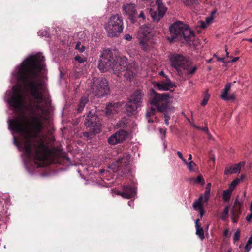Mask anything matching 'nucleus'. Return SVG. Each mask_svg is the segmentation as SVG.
<instances>
[{"label":"nucleus","mask_w":252,"mask_h":252,"mask_svg":"<svg viewBox=\"0 0 252 252\" xmlns=\"http://www.w3.org/2000/svg\"><path fill=\"white\" fill-rule=\"evenodd\" d=\"M44 57L38 53L31 56L21 63L17 72V79L37 102L34 110L31 108L33 115L26 126L19 118L8 121L9 129L23 137L20 144L27 158H32L35 163L44 161L51 153L48 147L38 139L43 127V121L46 119L44 116L46 110L41 105L44 91L43 83L39 79L41 71L44 70Z\"/></svg>","instance_id":"f257e3e1"},{"label":"nucleus","mask_w":252,"mask_h":252,"mask_svg":"<svg viewBox=\"0 0 252 252\" xmlns=\"http://www.w3.org/2000/svg\"><path fill=\"white\" fill-rule=\"evenodd\" d=\"M126 57H116L110 49L104 50L100 56L98 68L102 72L112 70L114 74L125 71L124 75L131 80L136 74L134 64H127Z\"/></svg>","instance_id":"f03ea898"},{"label":"nucleus","mask_w":252,"mask_h":252,"mask_svg":"<svg viewBox=\"0 0 252 252\" xmlns=\"http://www.w3.org/2000/svg\"><path fill=\"white\" fill-rule=\"evenodd\" d=\"M170 36H167V40L171 43L177 40H184L190 42L194 37V32L186 24L181 21H176L169 27Z\"/></svg>","instance_id":"7ed1b4c3"},{"label":"nucleus","mask_w":252,"mask_h":252,"mask_svg":"<svg viewBox=\"0 0 252 252\" xmlns=\"http://www.w3.org/2000/svg\"><path fill=\"white\" fill-rule=\"evenodd\" d=\"M150 92L151 96L150 104L155 106L158 111L164 113L165 123L168 125L170 117L167 113V109L169 102V94L166 93L159 94L155 92L153 89H151Z\"/></svg>","instance_id":"20e7f679"},{"label":"nucleus","mask_w":252,"mask_h":252,"mask_svg":"<svg viewBox=\"0 0 252 252\" xmlns=\"http://www.w3.org/2000/svg\"><path fill=\"white\" fill-rule=\"evenodd\" d=\"M105 29L109 37L118 36L123 31V19L118 14L112 15L105 25Z\"/></svg>","instance_id":"39448f33"},{"label":"nucleus","mask_w":252,"mask_h":252,"mask_svg":"<svg viewBox=\"0 0 252 252\" xmlns=\"http://www.w3.org/2000/svg\"><path fill=\"white\" fill-rule=\"evenodd\" d=\"M171 64L180 75V72L182 70H186L188 74H192L196 70L195 66L191 65V62L186 60L184 57L180 54L173 55L171 57Z\"/></svg>","instance_id":"423d86ee"},{"label":"nucleus","mask_w":252,"mask_h":252,"mask_svg":"<svg viewBox=\"0 0 252 252\" xmlns=\"http://www.w3.org/2000/svg\"><path fill=\"white\" fill-rule=\"evenodd\" d=\"M92 86V93L98 97H102L108 94L109 87L105 79L93 78Z\"/></svg>","instance_id":"0eeeda50"},{"label":"nucleus","mask_w":252,"mask_h":252,"mask_svg":"<svg viewBox=\"0 0 252 252\" xmlns=\"http://www.w3.org/2000/svg\"><path fill=\"white\" fill-rule=\"evenodd\" d=\"M152 37L151 29L148 26H142L138 35L139 45L141 48L144 51L150 49V43Z\"/></svg>","instance_id":"6e6552de"},{"label":"nucleus","mask_w":252,"mask_h":252,"mask_svg":"<svg viewBox=\"0 0 252 252\" xmlns=\"http://www.w3.org/2000/svg\"><path fill=\"white\" fill-rule=\"evenodd\" d=\"M24 94L20 87L14 86L13 87V94L9 99L8 102L15 110H20L22 109L24 106Z\"/></svg>","instance_id":"1a4fd4ad"},{"label":"nucleus","mask_w":252,"mask_h":252,"mask_svg":"<svg viewBox=\"0 0 252 252\" xmlns=\"http://www.w3.org/2000/svg\"><path fill=\"white\" fill-rule=\"evenodd\" d=\"M156 9H155L154 7L151 8L150 14L153 21L158 22L163 17L167 11V8L161 0L156 1Z\"/></svg>","instance_id":"9d476101"},{"label":"nucleus","mask_w":252,"mask_h":252,"mask_svg":"<svg viewBox=\"0 0 252 252\" xmlns=\"http://www.w3.org/2000/svg\"><path fill=\"white\" fill-rule=\"evenodd\" d=\"M128 133L124 129H121L112 134L107 140L109 145H115L122 143L127 138Z\"/></svg>","instance_id":"9b49d317"},{"label":"nucleus","mask_w":252,"mask_h":252,"mask_svg":"<svg viewBox=\"0 0 252 252\" xmlns=\"http://www.w3.org/2000/svg\"><path fill=\"white\" fill-rule=\"evenodd\" d=\"M84 124L87 127H94L99 129L101 125L100 118L90 111L85 120Z\"/></svg>","instance_id":"f8f14e48"},{"label":"nucleus","mask_w":252,"mask_h":252,"mask_svg":"<svg viewBox=\"0 0 252 252\" xmlns=\"http://www.w3.org/2000/svg\"><path fill=\"white\" fill-rule=\"evenodd\" d=\"M117 194L126 199L131 198L136 194V189L134 186L132 185L123 186V191H119Z\"/></svg>","instance_id":"ddd939ff"},{"label":"nucleus","mask_w":252,"mask_h":252,"mask_svg":"<svg viewBox=\"0 0 252 252\" xmlns=\"http://www.w3.org/2000/svg\"><path fill=\"white\" fill-rule=\"evenodd\" d=\"M154 86L157 87L159 90L167 91L175 88L176 85L171 82L168 76H166L161 82H154Z\"/></svg>","instance_id":"4468645a"},{"label":"nucleus","mask_w":252,"mask_h":252,"mask_svg":"<svg viewBox=\"0 0 252 252\" xmlns=\"http://www.w3.org/2000/svg\"><path fill=\"white\" fill-rule=\"evenodd\" d=\"M115 166H117V169L114 172H120L122 176L129 170L128 162L125 158H119Z\"/></svg>","instance_id":"2eb2a0df"},{"label":"nucleus","mask_w":252,"mask_h":252,"mask_svg":"<svg viewBox=\"0 0 252 252\" xmlns=\"http://www.w3.org/2000/svg\"><path fill=\"white\" fill-rule=\"evenodd\" d=\"M245 165L244 162H240L232 166L227 165L225 167L224 170L225 175L232 174L237 173H240L242 167Z\"/></svg>","instance_id":"dca6fc26"},{"label":"nucleus","mask_w":252,"mask_h":252,"mask_svg":"<svg viewBox=\"0 0 252 252\" xmlns=\"http://www.w3.org/2000/svg\"><path fill=\"white\" fill-rule=\"evenodd\" d=\"M203 203H205L204 202V196L202 194H201L199 196V197L198 199L195 200L194 201L192 204L193 209L196 211H199V215L201 218L202 217L205 213L202 205Z\"/></svg>","instance_id":"f3484780"},{"label":"nucleus","mask_w":252,"mask_h":252,"mask_svg":"<svg viewBox=\"0 0 252 252\" xmlns=\"http://www.w3.org/2000/svg\"><path fill=\"white\" fill-rule=\"evenodd\" d=\"M143 94L140 90L135 91L129 97L128 100L131 102L140 106L142 103V99Z\"/></svg>","instance_id":"a211bd4d"},{"label":"nucleus","mask_w":252,"mask_h":252,"mask_svg":"<svg viewBox=\"0 0 252 252\" xmlns=\"http://www.w3.org/2000/svg\"><path fill=\"white\" fill-rule=\"evenodd\" d=\"M231 88V84L228 83L226 85L225 88L221 94V98L222 99L228 101L234 100L235 99V95L234 94H228V92Z\"/></svg>","instance_id":"6ab92c4d"},{"label":"nucleus","mask_w":252,"mask_h":252,"mask_svg":"<svg viewBox=\"0 0 252 252\" xmlns=\"http://www.w3.org/2000/svg\"><path fill=\"white\" fill-rule=\"evenodd\" d=\"M123 9L126 14L133 16L136 13V8L134 4L128 3L123 5Z\"/></svg>","instance_id":"aec40b11"},{"label":"nucleus","mask_w":252,"mask_h":252,"mask_svg":"<svg viewBox=\"0 0 252 252\" xmlns=\"http://www.w3.org/2000/svg\"><path fill=\"white\" fill-rule=\"evenodd\" d=\"M119 104L115 103L114 104L109 103L106 107V113L107 115H110L117 113L119 111Z\"/></svg>","instance_id":"412c9836"},{"label":"nucleus","mask_w":252,"mask_h":252,"mask_svg":"<svg viewBox=\"0 0 252 252\" xmlns=\"http://www.w3.org/2000/svg\"><path fill=\"white\" fill-rule=\"evenodd\" d=\"M139 106H140L128 100L127 103L126 105V109L128 113V115H130L133 114Z\"/></svg>","instance_id":"4be33fe9"},{"label":"nucleus","mask_w":252,"mask_h":252,"mask_svg":"<svg viewBox=\"0 0 252 252\" xmlns=\"http://www.w3.org/2000/svg\"><path fill=\"white\" fill-rule=\"evenodd\" d=\"M157 111V109L155 107H151L147 110L146 113V118L148 122L150 123H153L154 120L151 117L154 116Z\"/></svg>","instance_id":"5701e85b"},{"label":"nucleus","mask_w":252,"mask_h":252,"mask_svg":"<svg viewBox=\"0 0 252 252\" xmlns=\"http://www.w3.org/2000/svg\"><path fill=\"white\" fill-rule=\"evenodd\" d=\"M88 102V98L87 97L83 96L80 99L79 102L77 106V112L81 113L84 109L86 104Z\"/></svg>","instance_id":"b1692460"},{"label":"nucleus","mask_w":252,"mask_h":252,"mask_svg":"<svg viewBox=\"0 0 252 252\" xmlns=\"http://www.w3.org/2000/svg\"><path fill=\"white\" fill-rule=\"evenodd\" d=\"M211 183H209L207 184L205 187V191L204 193V202H208L210 196Z\"/></svg>","instance_id":"393cba45"},{"label":"nucleus","mask_w":252,"mask_h":252,"mask_svg":"<svg viewBox=\"0 0 252 252\" xmlns=\"http://www.w3.org/2000/svg\"><path fill=\"white\" fill-rule=\"evenodd\" d=\"M196 228V234L200 238V239L201 240H203L205 237H204V230L200 226L195 227Z\"/></svg>","instance_id":"a878e982"},{"label":"nucleus","mask_w":252,"mask_h":252,"mask_svg":"<svg viewBox=\"0 0 252 252\" xmlns=\"http://www.w3.org/2000/svg\"><path fill=\"white\" fill-rule=\"evenodd\" d=\"M232 190L231 189L226 190L223 191V199L225 202H227L229 200Z\"/></svg>","instance_id":"bb28decb"},{"label":"nucleus","mask_w":252,"mask_h":252,"mask_svg":"<svg viewBox=\"0 0 252 252\" xmlns=\"http://www.w3.org/2000/svg\"><path fill=\"white\" fill-rule=\"evenodd\" d=\"M229 211V207L226 206L222 213L221 219L223 220H225L228 217V213Z\"/></svg>","instance_id":"cd10ccee"},{"label":"nucleus","mask_w":252,"mask_h":252,"mask_svg":"<svg viewBox=\"0 0 252 252\" xmlns=\"http://www.w3.org/2000/svg\"><path fill=\"white\" fill-rule=\"evenodd\" d=\"M185 164L187 165L188 169L190 172H193L194 171V167H196L197 165L196 163H195L193 161H190L189 162H188L186 161V163H184Z\"/></svg>","instance_id":"c85d7f7f"},{"label":"nucleus","mask_w":252,"mask_h":252,"mask_svg":"<svg viewBox=\"0 0 252 252\" xmlns=\"http://www.w3.org/2000/svg\"><path fill=\"white\" fill-rule=\"evenodd\" d=\"M195 183L197 184H200L201 185H204L205 184V181L202 176L201 175H198L196 179H193Z\"/></svg>","instance_id":"c756f323"},{"label":"nucleus","mask_w":252,"mask_h":252,"mask_svg":"<svg viewBox=\"0 0 252 252\" xmlns=\"http://www.w3.org/2000/svg\"><path fill=\"white\" fill-rule=\"evenodd\" d=\"M209 98H210V94L207 92H206L204 93V98H203V100H202V101L201 102V105L203 106L206 105L208 102V101Z\"/></svg>","instance_id":"7c9ffc66"},{"label":"nucleus","mask_w":252,"mask_h":252,"mask_svg":"<svg viewBox=\"0 0 252 252\" xmlns=\"http://www.w3.org/2000/svg\"><path fill=\"white\" fill-rule=\"evenodd\" d=\"M183 3L186 5L190 6L193 4H197L198 1V0H184Z\"/></svg>","instance_id":"2f4dec72"},{"label":"nucleus","mask_w":252,"mask_h":252,"mask_svg":"<svg viewBox=\"0 0 252 252\" xmlns=\"http://www.w3.org/2000/svg\"><path fill=\"white\" fill-rule=\"evenodd\" d=\"M239 182H240V179H239L238 178L234 179L231 182V183L230 185V187H229V189L233 190L235 189L236 186L239 184Z\"/></svg>","instance_id":"473e14b6"},{"label":"nucleus","mask_w":252,"mask_h":252,"mask_svg":"<svg viewBox=\"0 0 252 252\" xmlns=\"http://www.w3.org/2000/svg\"><path fill=\"white\" fill-rule=\"evenodd\" d=\"M74 59L75 61L79 63H84L86 61V59L85 58L82 57L79 55H76Z\"/></svg>","instance_id":"72a5a7b5"},{"label":"nucleus","mask_w":252,"mask_h":252,"mask_svg":"<svg viewBox=\"0 0 252 252\" xmlns=\"http://www.w3.org/2000/svg\"><path fill=\"white\" fill-rule=\"evenodd\" d=\"M240 232L239 230H237L235 232L234 235V237H233L234 241V242L238 241L240 239Z\"/></svg>","instance_id":"f704fd0d"},{"label":"nucleus","mask_w":252,"mask_h":252,"mask_svg":"<svg viewBox=\"0 0 252 252\" xmlns=\"http://www.w3.org/2000/svg\"><path fill=\"white\" fill-rule=\"evenodd\" d=\"M234 208H235V206L233 207V211H232V221L234 223H236L237 222V218L238 217V215L235 214V213H234Z\"/></svg>","instance_id":"c9c22d12"},{"label":"nucleus","mask_w":252,"mask_h":252,"mask_svg":"<svg viewBox=\"0 0 252 252\" xmlns=\"http://www.w3.org/2000/svg\"><path fill=\"white\" fill-rule=\"evenodd\" d=\"M177 154L179 157V158L182 160V161L184 163H186V160L184 158L183 155H182V154L181 152L180 151H178L177 152Z\"/></svg>","instance_id":"e433bc0d"},{"label":"nucleus","mask_w":252,"mask_h":252,"mask_svg":"<svg viewBox=\"0 0 252 252\" xmlns=\"http://www.w3.org/2000/svg\"><path fill=\"white\" fill-rule=\"evenodd\" d=\"M124 39L127 41H131L132 39V37L129 34H126L124 36Z\"/></svg>","instance_id":"4c0bfd02"},{"label":"nucleus","mask_w":252,"mask_h":252,"mask_svg":"<svg viewBox=\"0 0 252 252\" xmlns=\"http://www.w3.org/2000/svg\"><path fill=\"white\" fill-rule=\"evenodd\" d=\"M83 136L88 139L91 138L92 134L89 132H85L83 133Z\"/></svg>","instance_id":"58836bf2"},{"label":"nucleus","mask_w":252,"mask_h":252,"mask_svg":"<svg viewBox=\"0 0 252 252\" xmlns=\"http://www.w3.org/2000/svg\"><path fill=\"white\" fill-rule=\"evenodd\" d=\"M252 248V245H248L247 244H246L245 247V250L248 252H249L250 249H251Z\"/></svg>","instance_id":"ea45409f"},{"label":"nucleus","mask_w":252,"mask_h":252,"mask_svg":"<svg viewBox=\"0 0 252 252\" xmlns=\"http://www.w3.org/2000/svg\"><path fill=\"white\" fill-rule=\"evenodd\" d=\"M200 129L202 130V131L206 132V133L207 134H209V131H208V128L206 126V127H204L203 128H201Z\"/></svg>","instance_id":"a19ab883"},{"label":"nucleus","mask_w":252,"mask_h":252,"mask_svg":"<svg viewBox=\"0 0 252 252\" xmlns=\"http://www.w3.org/2000/svg\"><path fill=\"white\" fill-rule=\"evenodd\" d=\"M252 218V213L248 215L247 217H246V220L248 221V222H250L251 221V218Z\"/></svg>","instance_id":"79ce46f5"},{"label":"nucleus","mask_w":252,"mask_h":252,"mask_svg":"<svg viewBox=\"0 0 252 252\" xmlns=\"http://www.w3.org/2000/svg\"><path fill=\"white\" fill-rule=\"evenodd\" d=\"M159 75L161 76H162L163 78H166V76H167L163 71H161L159 73Z\"/></svg>","instance_id":"37998d69"},{"label":"nucleus","mask_w":252,"mask_h":252,"mask_svg":"<svg viewBox=\"0 0 252 252\" xmlns=\"http://www.w3.org/2000/svg\"><path fill=\"white\" fill-rule=\"evenodd\" d=\"M247 244L248 245H252V236L249 238V239L247 242Z\"/></svg>","instance_id":"c03bdc74"},{"label":"nucleus","mask_w":252,"mask_h":252,"mask_svg":"<svg viewBox=\"0 0 252 252\" xmlns=\"http://www.w3.org/2000/svg\"><path fill=\"white\" fill-rule=\"evenodd\" d=\"M139 17L142 18L143 19H144L145 18L144 13L143 11H141L139 15Z\"/></svg>","instance_id":"a18cd8bd"},{"label":"nucleus","mask_w":252,"mask_h":252,"mask_svg":"<svg viewBox=\"0 0 252 252\" xmlns=\"http://www.w3.org/2000/svg\"><path fill=\"white\" fill-rule=\"evenodd\" d=\"M238 59H239V57H236L234 58L231 61H229L228 62L229 63H233V62H236L237 61H238Z\"/></svg>","instance_id":"49530a36"},{"label":"nucleus","mask_w":252,"mask_h":252,"mask_svg":"<svg viewBox=\"0 0 252 252\" xmlns=\"http://www.w3.org/2000/svg\"><path fill=\"white\" fill-rule=\"evenodd\" d=\"M159 131L161 133H163V134H165L166 132V129H163L162 128L159 129Z\"/></svg>","instance_id":"de8ad7c7"},{"label":"nucleus","mask_w":252,"mask_h":252,"mask_svg":"<svg viewBox=\"0 0 252 252\" xmlns=\"http://www.w3.org/2000/svg\"><path fill=\"white\" fill-rule=\"evenodd\" d=\"M200 221V219H197L196 220H195V227H197V226H200L199 224H198V222L199 221Z\"/></svg>","instance_id":"09e8293b"},{"label":"nucleus","mask_w":252,"mask_h":252,"mask_svg":"<svg viewBox=\"0 0 252 252\" xmlns=\"http://www.w3.org/2000/svg\"><path fill=\"white\" fill-rule=\"evenodd\" d=\"M200 26L202 28H205L206 26V24L204 22H201Z\"/></svg>","instance_id":"8fccbe9b"},{"label":"nucleus","mask_w":252,"mask_h":252,"mask_svg":"<svg viewBox=\"0 0 252 252\" xmlns=\"http://www.w3.org/2000/svg\"><path fill=\"white\" fill-rule=\"evenodd\" d=\"M217 59L218 61L224 62V58H220V57H217Z\"/></svg>","instance_id":"3c124183"},{"label":"nucleus","mask_w":252,"mask_h":252,"mask_svg":"<svg viewBox=\"0 0 252 252\" xmlns=\"http://www.w3.org/2000/svg\"><path fill=\"white\" fill-rule=\"evenodd\" d=\"M43 32L42 31H39L38 32V34L39 35V36H44L45 35V34L43 33Z\"/></svg>","instance_id":"603ef678"},{"label":"nucleus","mask_w":252,"mask_h":252,"mask_svg":"<svg viewBox=\"0 0 252 252\" xmlns=\"http://www.w3.org/2000/svg\"><path fill=\"white\" fill-rule=\"evenodd\" d=\"M192 155L191 154H189V158H188V160L189 161H192Z\"/></svg>","instance_id":"864d4df0"},{"label":"nucleus","mask_w":252,"mask_h":252,"mask_svg":"<svg viewBox=\"0 0 252 252\" xmlns=\"http://www.w3.org/2000/svg\"><path fill=\"white\" fill-rule=\"evenodd\" d=\"M193 127H195V128L196 129H201V127H200L199 126H196V125H193Z\"/></svg>","instance_id":"5fc2aeb1"},{"label":"nucleus","mask_w":252,"mask_h":252,"mask_svg":"<svg viewBox=\"0 0 252 252\" xmlns=\"http://www.w3.org/2000/svg\"><path fill=\"white\" fill-rule=\"evenodd\" d=\"M228 230H225L224 232V235L226 236L228 234Z\"/></svg>","instance_id":"6e6d98bb"},{"label":"nucleus","mask_w":252,"mask_h":252,"mask_svg":"<svg viewBox=\"0 0 252 252\" xmlns=\"http://www.w3.org/2000/svg\"><path fill=\"white\" fill-rule=\"evenodd\" d=\"M212 59H209V60H207V63H211V62H212Z\"/></svg>","instance_id":"4d7b16f0"},{"label":"nucleus","mask_w":252,"mask_h":252,"mask_svg":"<svg viewBox=\"0 0 252 252\" xmlns=\"http://www.w3.org/2000/svg\"><path fill=\"white\" fill-rule=\"evenodd\" d=\"M239 203L238 200L236 199L235 201V205H237Z\"/></svg>","instance_id":"13d9d810"},{"label":"nucleus","mask_w":252,"mask_h":252,"mask_svg":"<svg viewBox=\"0 0 252 252\" xmlns=\"http://www.w3.org/2000/svg\"><path fill=\"white\" fill-rule=\"evenodd\" d=\"M85 50V47L84 46L82 47L81 49L80 50V52H83Z\"/></svg>","instance_id":"bf43d9fd"},{"label":"nucleus","mask_w":252,"mask_h":252,"mask_svg":"<svg viewBox=\"0 0 252 252\" xmlns=\"http://www.w3.org/2000/svg\"><path fill=\"white\" fill-rule=\"evenodd\" d=\"M79 45H80V44L79 43H77L76 45V47H75V48L76 49H78L79 48Z\"/></svg>","instance_id":"052dcab7"},{"label":"nucleus","mask_w":252,"mask_h":252,"mask_svg":"<svg viewBox=\"0 0 252 252\" xmlns=\"http://www.w3.org/2000/svg\"><path fill=\"white\" fill-rule=\"evenodd\" d=\"M249 42L252 43V38H249L247 40Z\"/></svg>","instance_id":"680f3d73"},{"label":"nucleus","mask_w":252,"mask_h":252,"mask_svg":"<svg viewBox=\"0 0 252 252\" xmlns=\"http://www.w3.org/2000/svg\"><path fill=\"white\" fill-rule=\"evenodd\" d=\"M225 50H226V56H227V57H228L229 52H227V49H225Z\"/></svg>","instance_id":"e2e57ef3"},{"label":"nucleus","mask_w":252,"mask_h":252,"mask_svg":"<svg viewBox=\"0 0 252 252\" xmlns=\"http://www.w3.org/2000/svg\"><path fill=\"white\" fill-rule=\"evenodd\" d=\"M22 118H23V119H25V116L24 115H23V116H22Z\"/></svg>","instance_id":"0e129e2a"},{"label":"nucleus","mask_w":252,"mask_h":252,"mask_svg":"<svg viewBox=\"0 0 252 252\" xmlns=\"http://www.w3.org/2000/svg\"><path fill=\"white\" fill-rule=\"evenodd\" d=\"M244 177V175H242V177H241V178L242 179Z\"/></svg>","instance_id":"69168bd1"},{"label":"nucleus","mask_w":252,"mask_h":252,"mask_svg":"<svg viewBox=\"0 0 252 252\" xmlns=\"http://www.w3.org/2000/svg\"><path fill=\"white\" fill-rule=\"evenodd\" d=\"M101 172L102 173L104 171H103L102 170H101Z\"/></svg>","instance_id":"338daca9"},{"label":"nucleus","mask_w":252,"mask_h":252,"mask_svg":"<svg viewBox=\"0 0 252 252\" xmlns=\"http://www.w3.org/2000/svg\"><path fill=\"white\" fill-rule=\"evenodd\" d=\"M251 206H252V203H251Z\"/></svg>","instance_id":"774afa93"}]
</instances>
